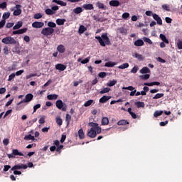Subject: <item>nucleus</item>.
Returning a JSON list of instances; mask_svg holds the SVG:
<instances>
[{
	"label": "nucleus",
	"mask_w": 182,
	"mask_h": 182,
	"mask_svg": "<svg viewBox=\"0 0 182 182\" xmlns=\"http://www.w3.org/2000/svg\"><path fill=\"white\" fill-rule=\"evenodd\" d=\"M98 76H99V77H101V79H105V76H107V73H105V72H100V73L98 74Z\"/></svg>",
	"instance_id": "48"
},
{
	"label": "nucleus",
	"mask_w": 182,
	"mask_h": 182,
	"mask_svg": "<svg viewBox=\"0 0 182 182\" xmlns=\"http://www.w3.org/2000/svg\"><path fill=\"white\" fill-rule=\"evenodd\" d=\"M178 49H182V41H180L177 43Z\"/></svg>",
	"instance_id": "64"
},
{
	"label": "nucleus",
	"mask_w": 182,
	"mask_h": 182,
	"mask_svg": "<svg viewBox=\"0 0 182 182\" xmlns=\"http://www.w3.org/2000/svg\"><path fill=\"white\" fill-rule=\"evenodd\" d=\"M110 6H120V1L117 0H112L109 1Z\"/></svg>",
	"instance_id": "18"
},
{
	"label": "nucleus",
	"mask_w": 182,
	"mask_h": 182,
	"mask_svg": "<svg viewBox=\"0 0 182 182\" xmlns=\"http://www.w3.org/2000/svg\"><path fill=\"white\" fill-rule=\"evenodd\" d=\"M35 76H38V74L36 73H31L30 75H28L26 76V79L28 80V79H31V77H35Z\"/></svg>",
	"instance_id": "51"
},
{
	"label": "nucleus",
	"mask_w": 182,
	"mask_h": 182,
	"mask_svg": "<svg viewBox=\"0 0 182 182\" xmlns=\"http://www.w3.org/2000/svg\"><path fill=\"white\" fill-rule=\"evenodd\" d=\"M162 9L165 11H167L168 12H170V6L167 4L162 5Z\"/></svg>",
	"instance_id": "54"
},
{
	"label": "nucleus",
	"mask_w": 182,
	"mask_h": 182,
	"mask_svg": "<svg viewBox=\"0 0 182 182\" xmlns=\"http://www.w3.org/2000/svg\"><path fill=\"white\" fill-rule=\"evenodd\" d=\"M72 120V116L69 114H66L65 115V121L67 122V124H69L70 123V121Z\"/></svg>",
	"instance_id": "38"
},
{
	"label": "nucleus",
	"mask_w": 182,
	"mask_h": 182,
	"mask_svg": "<svg viewBox=\"0 0 182 182\" xmlns=\"http://www.w3.org/2000/svg\"><path fill=\"white\" fill-rule=\"evenodd\" d=\"M15 73H11L9 76V79H8V82H11V80H13V79H15Z\"/></svg>",
	"instance_id": "55"
},
{
	"label": "nucleus",
	"mask_w": 182,
	"mask_h": 182,
	"mask_svg": "<svg viewBox=\"0 0 182 182\" xmlns=\"http://www.w3.org/2000/svg\"><path fill=\"white\" fill-rule=\"evenodd\" d=\"M164 97V93H157L155 95L154 97H153L152 99L157 100V99H161V97Z\"/></svg>",
	"instance_id": "32"
},
{
	"label": "nucleus",
	"mask_w": 182,
	"mask_h": 182,
	"mask_svg": "<svg viewBox=\"0 0 182 182\" xmlns=\"http://www.w3.org/2000/svg\"><path fill=\"white\" fill-rule=\"evenodd\" d=\"M53 3L57 4L58 5H60L61 6H66V2H64L61 0H53Z\"/></svg>",
	"instance_id": "19"
},
{
	"label": "nucleus",
	"mask_w": 182,
	"mask_h": 182,
	"mask_svg": "<svg viewBox=\"0 0 182 182\" xmlns=\"http://www.w3.org/2000/svg\"><path fill=\"white\" fill-rule=\"evenodd\" d=\"M48 28H51V29H53V28L56 27V23H53L52 21H49L48 23Z\"/></svg>",
	"instance_id": "42"
},
{
	"label": "nucleus",
	"mask_w": 182,
	"mask_h": 182,
	"mask_svg": "<svg viewBox=\"0 0 182 182\" xmlns=\"http://www.w3.org/2000/svg\"><path fill=\"white\" fill-rule=\"evenodd\" d=\"M23 41L27 43H29V42H31V38L29 37V36H25L23 37Z\"/></svg>",
	"instance_id": "56"
},
{
	"label": "nucleus",
	"mask_w": 182,
	"mask_h": 182,
	"mask_svg": "<svg viewBox=\"0 0 182 182\" xmlns=\"http://www.w3.org/2000/svg\"><path fill=\"white\" fill-rule=\"evenodd\" d=\"M32 100H33V95L29 93L25 96L23 100L19 102V105H22V103H29V102H32Z\"/></svg>",
	"instance_id": "5"
},
{
	"label": "nucleus",
	"mask_w": 182,
	"mask_h": 182,
	"mask_svg": "<svg viewBox=\"0 0 182 182\" xmlns=\"http://www.w3.org/2000/svg\"><path fill=\"white\" fill-rule=\"evenodd\" d=\"M122 89L124 90H130L131 92H133V90H134V87L133 86L123 87Z\"/></svg>",
	"instance_id": "52"
},
{
	"label": "nucleus",
	"mask_w": 182,
	"mask_h": 182,
	"mask_svg": "<svg viewBox=\"0 0 182 182\" xmlns=\"http://www.w3.org/2000/svg\"><path fill=\"white\" fill-rule=\"evenodd\" d=\"M119 31L120 33H122L124 35H126V33H127V30H126V28H124L123 27L119 28Z\"/></svg>",
	"instance_id": "53"
},
{
	"label": "nucleus",
	"mask_w": 182,
	"mask_h": 182,
	"mask_svg": "<svg viewBox=\"0 0 182 182\" xmlns=\"http://www.w3.org/2000/svg\"><path fill=\"white\" fill-rule=\"evenodd\" d=\"M86 31H87V28H86L83 25H81L79 27L78 33H80V35H82V33H85V32H86Z\"/></svg>",
	"instance_id": "15"
},
{
	"label": "nucleus",
	"mask_w": 182,
	"mask_h": 182,
	"mask_svg": "<svg viewBox=\"0 0 182 182\" xmlns=\"http://www.w3.org/2000/svg\"><path fill=\"white\" fill-rule=\"evenodd\" d=\"M73 12H75L77 15H79V14H82V12H83V9L82 7H77L74 9Z\"/></svg>",
	"instance_id": "26"
},
{
	"label": "nucleus",
	"mask_w": 182,
	"mask_h": 182,
	"mask_svg": "<svg viewBox=\"0 0 182 182\" xmlns=\"http://www.w3.org/2000/svg\"><path fill=\"white\" fill-rule=\"evenodd\" d=\"M56 107L59 109V110H62L63 112H66L68 110V105L65 103H63V101L61 100H58L55 102Z\"/></svg>",
	"instance_id": "3"
},
{
	"label": "nucleus",
	"mask_w": 182,
	"mask_h": 182,
	"mask_svg": "<svg viewBox=\"0 0 182 182\" xmlns=\"http://www.w3.org/2000/svg\"><path fill=\"white\" fill-rule=\"evenodd\" d=\"M134 58H136V59H138V60H143V55L141 54H139L137 53H136L134 54Z\"/></svg>",
	"instance_id": "44"
},
{
	"label": "nucleus",
	"mask_w": 182,
	"mask_h": 182,
	"mask_svg": "<svg viewBox=\"0 0 182 182\" xmlns=\"http://www.w3.org/2000/svg\"><path fill=\"white\" fill-rule=\"evenodd\" d=\"M126 124H129V122L126 119H121L117 122L118 126H126Z\"/></svg>",
	"instance_id": "21"
},
{
	"label": "nucleus",
	"mask_w": 182,
	"mask_h": 182,
	"mask_svg": "<svg viewBox=\"0 0 182 182\" xmlns=\"http://www.w3.org/2000/svg\"><path fill=\"white\" fill-rule=\"evenodd\" d=\"M24 140H35V136H32V134L26 135L24 136Z\"/></svg>",
	"instance_id": "37"
},
{
	"label": "nucleus",
	"mask_w": 182,
	"mask_h": 182,
	"mask_svg": "<svg viewBox=\"0 0 182 182\" xmlns=\"http://www.w3.org/2000/svg\"><path fill=\"white\" fill-rule=\"evenodd\" d=\"M134 105H135V106H136V107L138 109H140V107H144V102H143L139 101V102H135Z\"/></svg>",
	"instance_id": "30"
},
{
	"label": "nucleus",
	"mask_w": 182,
	"mask_h": 182,
	"mask_svg": "<svg viewBox=\"0 0 182 182\" xmlns=\"http://www.w3.org/2000/svg\"><path fill=\"white\" fill-rule=\"evenodd\" d=\"M134 45L135 46H143V45H144V41L141 39H138L134 43Z\"/></svg>",
	"instance_id": "22"
},
{
	"label": "nucleus",
	"mask_w": 182,
	"mask_h": 182,
	"mask_svg": "<svg viewBox=\"0 0 182 182\" xmlns=\"http://www.w3.org/2000/svg\"><path fill=\"white\" fill-rule=\"evenodd\" d=\"M156 60H157L158 62H160L161 63H166V60L161 58V57H158V58H156Z\"/></svg>",
	"instance_id": "63"
},
{
	"label": "nucleus",
	"mask_w": 182,
	"mask_h": 182,
	"mask_svg": "<svg viewBox=\"0 0 182 182\" xmlns=\"http://www.w3.org/2000/svg\"><path fill=\"white\" fill-rule=\"evenodd\" d=\"M159 38H160V39H161V41L163 42H164V43H166V44L169 43L168 39H167V38L166 37V36L164 34L161 33L159 35Z\"/></svg>",
	"instance_id": "20"
},
{
	"label": "nucleus",
	"mask_w": 182,
	"mask_h": 182,
	"mask_svg": "<svg viewBox=\"0 0 182 182\" xmlns=\"http://www.w3.org/2000/svg\"><path fill=\"white\" fill-rule=\"evenodd\" d=\"M90 60V57H87L84 60H82V58L77 59V62H80L82 65H86V63H89Z\"/></svg>",
	"instance_id": "16"
},
{
	"label": "nucleus",
	"mask_w": 182,
	"mask_h": 182,
	"mask_svg": "<svg viewBox=\"0 0 182 182\" xmlns=\"http://www.w3.org/2000/svg\"><path fill=\"white\" fill-rule=\"evenodd\" d=\"M95 39L98 40V42L100 45V46L105 47L106 45L108 46H110L112 45V43L110 42V38H109V36H107V33H103L100 36H95Z\"/></svg>",
	"instance_id": "1"
},
{
	"label": "nucleus",
	"mask_w": 182,
	"mask_h": 182,
	"mask_svg": "<svg viewBox=\"0 0 182 182\" xmlns=\"http://www.w3.org/2000/svg\"><path fill=\"white\" fill-rule=\"evenodd\" d=\"M143 41L144 42H146V43H149V45H153V41H151V39L147 37H144Z\"/></svg>",
	"instance_id": "41"
},
{
	"label": "nucleus",
	"mask_w": 182,
	"mask_h": 182,
	"mask_svg": "<svg viewBox=\"0 0 182 182\" xmlns=\"http://www.w3.org/2000/svg\"><path fill=\"white\" fill-rule=\"evenodd\" d=\"M12 153H13L14 156H23L22 152H19V151H18V149H13Z\"/></svg>",
	"instance_id": "34"
},
{
	"label": "nucleus",
	"mask_w": 182,
	"mask_h": 182,
	"mask_svg": "<svg viewBox=\"0 0 182 182\" xmlns=\"http://www.w3.org/2000/svg\"><path fill=\"white\" fill-rule=\"evenodd\" d=\"M3 52L4 55H9V48L7 46H5L3 48Z\"/></svg>",
	"instance_id": "46"
},
{
	"label": "nucleus",
	"mask_w": 182,
	"mask_h": 182,
	"mask_svg": "<svg viewBox=\"0 0 182 182\" xmlns=\"http://www.w3.org/2000/svg\"><path fill=\"white\" fill-rule=\"evenodd\" d=\"M117 83V81L115 80H110L109 82L107 83V86H109V87H112V86H114Z\"/></svg>",
	"instance_id": "36"
},
{
	"label": "nucleus",
	"mask_w": 182,
	"mask_h": 182,
	"mask_svg": "<svg viewBox=\"0 0 182 182\" xmlns=\"http://www.w3.org/2000/svg\"><path fill=\"white\" fill-rule=\"evenodd\" d=\"M82 8L83 9H85V11H92V9H95V7L92 4H85L82 5Z\"/></svg>",
	"instance_id": "11"
},
{
	"label": "nucleus",
	"mask_w": 182,
	"mask_h": 182,
	"mask_svg": "<svg viewBox=\"0 0 182 182\" xmlns=\"http://www.w3.org/2000/svg\"><path fill=\"white\" fill-rule=\"evenodd\" d=\"M19 31H20V35H22V33H26V32L28 31V28L19 29Z\"/></svg>",
	"instance_id": "59"
},
{
	"label": "nucleus",
	"mask_w": 182,
	"mask_h": 182,
	"mask_svg": "<svg viewBox=\"0 0 182 182\" xmlns=\"http://www.w3.org/2000/svg\"><path fill=\"white\" fill-rule=\"evenodd\" d=\"M110 92V88L109 87H105L101 91H100V95H105V93H109Z\"/></svg>",
	"instance_id": "35"
},
{
	"label": "nucleus",
	"mask_w": 182,
	"mask_h": 182,
	"mask_svg": "<svg viewBox=\"0 0 182 182\" xmlns=\"http://www.w3.org/2000/svg\"><path fill=\"white\" fill-rule=\"evenodd\" d=\"M130 16V14L129 13H124L122 14V19H127Z\"/></svg>",
	"instance_id": "60"
},
{
	"label": "nucleus",
	"mask_w": 182,
	"mask_h": 182,
	"mask_svg": "<svg viewBox=\"0 0 182 182\" xmlns=\"http://www.w3.org/2000/svg\"><path fill=\"white\" fill-rule=\"evenodd\" d=\"M145 14L147 16H152L153 17V15L154 14V13H153V11H146L145 12Z\"/></svg>",
	"instance_id": "61"
},
{
	"label": "nucleus",
	"mask_w": 182,
	"mask_h": 182,
	"mask_svg": "<svg viewBox=\"0 0 182 182\" xmlns=\"http://www.w3.org/2000/svg\"><path fill=\"white\" fill-rule=\"evenodd\" d=\"M87 134L88 137H90L91 139H95V137H96V130H95V128H91L90 130L87 132Z\"/></svg>",
	"instance_id": "10"
},
{
	"label": "nucleus",
	"mask_w": 182,
	"mask_h": 182,
	"mask_svg": "<svg viewBox=\"0 0 182 182\" xmlns=\"http://www.w3.org/2000/svg\"><path fill=\"white\" fill-rule=\"evenodd\" d=\"M2 43L5 45H16V40L11 36H7L1 40Z\"/></svg>",
	"instance_id": "2"
},
{
	"label": "nucleus",
	"mask_w": 182,
	"mask_h": 182,
	"mask_svg": "<svg viewBox=\"0 0 182 182\" xmlns=\"http://www.w3.org/2000/svg\"><path fill=\"white\" fill-rule=\"evenodd\" d=\"M38 109H41V104H37L33 107V113L38 110Z\"/></svg>",
	"instance_id": "57"
},
{
	"label": "nucleus",
	"mask_w": 182,
	"mask_h": 182,
	"mask_svg": "<svg viewBox=\"0 0 182 182\" xmlns=\"http://www.w3.org/2000/svg\"><path fill=\"white\" fill-rule=\"evenodd\" d=\"M23 23L22 21H18L17 23L13 27L14 31H16V29H19L22 28Z\"/></svg>",
	"instance_id": "24"
},
{
	"label": "nucleus",
	"mask_w": 182,
	"mask_h": 182,
	"mask_svg": "<svg viewBox=\"0 0 182 182\" xmlns=\"http://www.w3.org/2000/svg\"><path fill=\"white\" fill-rule=\"evenodd\" d=\"M92 103H93V100H90L85 102V103L84 104V106H85V107H89V106H90L92 105Z\"/></svg>",
	"instance_id": "47"
},
{
	"label": "nucleus",
	"mask_w": 182,
	"mask_h": 182,
	"mask_svg": "<svg viewBox=\"0 0 182 182\" xmlns=\"http://www.w3.org/2000/svg\"><path fill=\"white\" fill-rule=\"evenodd\" d=\"M153 18L156 21L157 25H163V20H161V17H159L158 14H154Z\"/></svg>",
	"instance_id": "8"
},
{
	"label": "nucleus",
	"mask_w": 182,
	"mask_h": 182,
	"mask_svg": "<svg viewBox=\"0 0 182 182\" xmlns=\"http://www.w3.org/2000/svg\"><path fill=\"white\" fill-rule=\"evenodd\" d=\"M24 108H25V105L19 104V102L17 103L16 110L18 111L22 110Z\"/></svg>",
	"instance_id": "40"
},
{
	"label": "nucleus",
	"mask_w": 182,
	"mask_h": 182,
	"mask_svg": "<svg viewBox=\"0 0 182 182\" xmlns=\"http://www.w3.org/2000/svg\"><path fill=\"white\" fill-rule=\"evenodd\" d=\"M140 78L143 80H147V79H150V75L149 74H145L140 76Z\"/></svg>",
	"instance_id": "45"
},
{
	"label": "nucleus",
	"mask_w": 182,
	"mask_h": 182,
	"mask_svg": "<svg viewBox=\"0 0 182 182\" xmlns=\"http://www.w3.org/2000/svg\"><path fill=\"white\" fill-rule=\"evenodd\" d=\"M102 126H107V124H109V118L103 117L102 119Z\"/></svg>",
	"instance_id": "31"
},
{
	"label": "nucleus",
	"mask_w": 182,
	"mask_h": 182,
	"mask_svg": "<svg viewBox=\"0 0 182 182\" xmlns=\"http://www.w3.org/2000/svg\"><path fill=\"white\" fill-rule=\"evenodd\" d=\"M21 7H22V6H21V4L16 5V9L13 13L14 16H19V15H21V14H22V9H21Z\"/></svg>",
	"instance_id": "7"
},
{
	"label": "nucleus",
	"mask_w": 182,
	"mask_h": 182,
	"mask_svg": "<svg viewBox=\"0 0 182 182\" xmlns=\"http://www.w3.org/2000/svg\"><path fill=\"white\" fill-rule=\"evenodd\" d=\"M21 168H23V170H26V168H28V165L26 164L15 165L11 168V171H14L15 170H21Z\"/></svg>",
	"instance_id": "6"
},
{
	"label": "nucleus",
	"mask_w": 182,
	"mask_h": 182,
	"mask_svg": "<svg viewBox=\"0 0 182 182\" xmlns=\"http://www.w3.org/2000/svg\"><path fill=\"white\" fill-rule=\"evenodd\" d=\"M137 70H139V68L134 66V67L131 70V73H137Z\"/></svg>",
	"instance_id": "62"
},
{
	"label": "nucleus",
	"mask_w": 182,
	"mask_h": 182,
	"mask_svg": "<svg viewBox=\"0 0 182 182\" xmlns=\"http://www.w3.org/2000/svg\"><path fill=\"white\" fill-rule=\"evenodd\" d=\"M129 68V63H125L119 66H118V69H127Z\"/></svg>",
	"instance_id": "39"
},
{
	"label": "nucleus",
	"mask_w": 182,
	"mask_h": 182,
	"mask_svg": "<svg viewBox=\"0 0 182 182\" xmlns=\"http://www.w3.org/2000/svg\"><path fill=\"white\" fill-rule=\"evenodd\" d=\"M65 22H66V20L65 19L58 18L56 20V23L57 25H59V26L65 25Z\"/></svg>",
	"instance_id": "28"
},
{
	"label": "nucleus",
	"mask_w": 182,
	"mask_h": 182,
	"mask_svg": "<svg viewBox=\"0 0 182 182\" xmlns=\"http://www.w3.org/2000/svg\"><path fill=\"white\" fill-rule=\"evenodd\" d=\"M55 69L57 70H60L61 72H63V70H65V69H66V65H65L63 64H56Z\"/></svg>",
	"instance_id": "13"
},
{
	"label": "nucleus",
	"mask_w": 182,
	"mask_h": 182,
	"mask_svg": "<svg viewBox=\"0 0 182 182\" xmlns=\"http://www.w3.org/2000/svg\"><path fill=\"white\" fill-rule=\"evenodd\" d=\"M10 16H11L10 12L4 13L2 16L3 21H6V19H8Z\"/></svg>",
	"instance_id": "33"
},
{
	"label": "nucleus",
	"mask_w": 182,
	"mask_h": 182,
	"mask_svg": "<svg viewBox=\"0 0 182 182\" xmlns=\"http://www.w3.org/2000/svg\"><path fill=\"white\" fill-rule=\"evenodd\" d=\"M45 23L41 21H35L32 23V26L36 28H43Z\"/></svg>",
	"instance_id": "9"
},
{
	"label": "nucleus",
	"mask_w": 182,
	"mask_h": 182,
	"mask_svg": "<svg viewBox=\"0 0 182 182\" xmlns=\"http://www.w3.org/2000/svg\"><path fill=\"white\" fill-rule=\"evenodd\" d=\"M78 136H79V139H80V140L85 139V133L83 132L82 129H80L78 130Z\"/></svg>",
	"instance_id": "25"
},
{
	"label": "nucleus",
	"mask_w": 182,
	"mask_h": 182,
	"mask_svg": "<svg viewBox=\"0 0 182 182\" xmlns=\"http://www.w3.org/2000/svg\"><path fill=\"white\" fill-rule=\"evenodd\" d=\"M110 99H112V96L104 95L100 99L99 102L100 103H106V102H108V100H110Z\"/></svg>",
	"instance_id": "12"
},
{
	"label": "nucleus",
	"mask_w": 182,
	"mask_h": 182,
	"mask_svg": "<svg viewBox=\"0 0 182 182\" xmlns=\"http://www.w3.org/2000/svg\"><path fill=\"white\" fill-rule=\"evenodd\" d=\"M56 123H57L58 126H62L63 122L62 121L60 117H57L56 118Z\"/></svg>",
	"instance_id": "50"
},
{
	"label": "nucleus",
	"mask_w": 182,
	"mask_h": 182,
	"mask_svg": "<svg viewBox=\"0 0 182 182\" xmlns=\"http://www.w3.org/2000/svg\"><path fill=\"white\" fill-rule=\"evenodd\" d=\"M57 50L58 52H59V53H65V52L66 51V48H65V46L60 44L58 46Z\"/></svg>",
	"instance_id": "14"
},
{
	"label": "nucleus",
	"mask_w": 182,
	"mask_h": 182,
	"mask_svg": "<svg viewBox=\"0 0 182 182\" xmlns=\"http://www.w3.org/2000/svg\"><path fill=\"white\" fill-rule=\"evenodd\" d=\"M140 73H150V69H149L147 67H144L140 70Z\"/></svg>",
	"instance_id": "27"
},
{
	"label": "nucleus",
	"mask_w": 182,
	"mask_h": 182,
	"mask_svg": "<svg viewBox=\"0 0 182 182\" xmlns=\"http://www.w3.org/2000/svg\"><path fill=\"white\" fill-rule=\"evenodd\" d=\"M46 15H54L55 11H53L52 9H47L45 11Z\"/></svg>",
	"instance_id": "43"
},
{
	"label": "nucleus",
	"mask_w": 182,
	"mask_h": 182,
	"mask_svg": "<svg viewBox=\"0 0 182 182\" xmlns=\"http://www.w3.org/2000/svg\"><path fill=\"white\" fill-rule=\"evenodd\" d=\"M163 114V111H156L154 113V116L155 117H159V116H161Z\"/></svg>",
	"instance_id": "49"
},
{
	"label": "nucleus",
	"mask_w": 182,
	"mask_h": 182,
	"mask_svg": "<svg viewBox=\"0 0 182 182\" xmlns=\"http://www.w3.org/2000/svg\"><path fill=\"white\" fill-rule=\"evenodd\" d=\"M116 65H117V63L109 61V62L105 63V68H113V67L116 66Z\"/></svg>",
	"instance_id": "17"
},
{
	"label": "nucleus",
	"mask_w": 182,
	"mask_h": 182,
	"mask_svg": "<svg viewBox=\"0 0 182 182\" xmlns=\"http://www.w3.org/2000/svg\"><path fill=\"white\" fill-rule=\"evenodd\" d=\"M96 6H97L99 9H106V8H105V4L100 1L96 3Z\"/></svg>",
	"instance_id": "29"
},
{
	"label": "nucleus",
	"mask_w": 182,
	"mask_h": 182,
	"mask_svg": "<svg viewBox=\"0 0 182 182\" xmlns=\"http://www.w3.org/2000/svg\"><path fill=\"white\" fill-rule=\"evenodd\" d=\"M41 18H42V14L41 13L34 15V19H41Z\"/></svg>",
	"instance_id": "58"
},
{
	"label": "nucleus",
	"mask_w": 182,
	"mask_h": 182,
	"mask_svg": "<svg viewBox=\"0 0 182 182\" xmlns=\"http://www.w3.org/2000/svg\"><path fill=\"white\" fill-rule=\"evenodd\" d=\"M55 32V29L49 27H46L42 29L41 35L44 36H50V35L53 34Z\"/></svg>",
	"instance_id": "4"
},
{
	"label": "nucleus",
	"mask_w": 182,
	"mask_h": 182,
	"mask_svg": "<svg viewBox=\"0 0 182 182\" xmlns=\"http://www.w3.org/2000/svg\"><path fill=\"white\" fill-rule=\"evenodd\" d=\"M47 99L48 100H56V99H58V95L56 94L48 95L47 96Z\"/></svg>",
	"instance_id": "23"
}]
</instances>
